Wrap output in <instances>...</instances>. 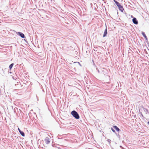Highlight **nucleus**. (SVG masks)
I'll use <instances>...</instances> for the list:
<instances>
[{
	"label": "nucleus",
	"instance_id": "6",
	"mask_svg": "<svg viewBox=\"0 0 149 149\" xmlns=\"http://www.w3.org/2000/svg\"><path fill=\"white\" fill-rule=\"evenodd\" d=\"M107 26H106V28L104 31V34L103 35V37H104L107 36Z\"/></svg>",
	"mask_w": 149,
	"mask_h": 149
},
{
	"label": "nucleus",
	"instance_id": "11",
	"mask_svg": "<svg viewBox=\"0 0 149 149\" xmlns=\"http://www.w3.org/2000/svg\"><path fill=\"white\" fill-rule=\"evenodd\" d=\"M111 129L113 132L114 133L116 132L115 130H114V129L113 128L111 127Z\"/></svg>",
	"mask_w": 149,
	"mask_h": 149
},
{
	"label": "nucleus",
	"instance_id": "16",
	"mask_svg": "<svg viewBox=\"0 0 149 149\" xmlns=\"http://www.w3.org/2000/svg\"><path fill=\"white\" fill-rule=\"evenodd\" d=\"M147 123L149 125V121Z\"/></svg>",
	"mask_w": 149,
	"mask_h": 149
},
{
	"label": "nucleus",
	"instance_id": "14",
	"mask_svg": "<svg viewBox=\"0 0 149 149\" xmlns=\"http://www.w3.org/2000/svg\"><path fill=\"white\" fill-rule=\"evenodd\" d=\"M77 63H78L79 64L80 66H81V65L80 63L79 62H77Z\"/></svg>",
	"mask_w": 149,
	"mask_h": 149
},
{
	"label": "nucleus",
	"instance_id": "21",
	"mask_svg": "<svg viewBox=\"0 0 149 149\" xmlns=\"http://www.w3.org/2000/svg\"><path fill=\"white\" fill-rule=\"evenodd\" d=\"M22 85L21 86L22 87Z\"/></svg>",
	"mask_w": 149,
	"mask_h": 149
},
{
	"label": "nucleus",
	"instance_id": "20",
	"mask_svg": "<svg viewBox=\"0 0 149 149\" xmlns=\"http://www.w3.org/2000/svg\"><path fill=\"white\" fill-rule=\"evenodd\" d=\"M117 13L118 14V12H117Z\"/></svg>",
	"mask_w": 149,
	"mask_h": 149
},
{
	"label": "nucleus",
	"instance_id": "13",
	"mask_svg": "<svg viewBox=\"0 0 149 149\" xmlns=\"http://www.w3.org/2000/svg\"><path fill=\"white\" fill-rule=\"evenodd\" d=\"M120 148H121L122 149H124V148L122 146H120Z\"/></svg>",
	"mask_w": 149,
	"mask_h": 149
},
{
	"label": "nucleus",
	"instance_id": "3",
	"mask_svg": "<svg viewBox=\"0 0 149 149\" xmlns=\"http://www.w3.org/2000/svg\"><path fill=\"white\" fill-rule=\"evenodd\" d=\"M17 34L18 35L20 36L22 38H25V36L24 34L21 32H18L17 33Z\"/></svg>",
	"mask_w": 149,
	"mask_h": 149
},
{
	"label": "nucleus",
	"instance_id": "9",
	"mask_svg": "<svg viewBox=\"0 0 149 149\" xmlns=\"http://www.w3.org/2000/svg\"><path fill=\"white\" fill-rule=\"evenodd\" d=\"M14 65V63H12L9 66V68L10 70H11L12 68L13 65Z\"/></svg>",
	"mask_w": 149,
	"mask_h": 149
},
{
	"label": "nucleus",
	"instance_id": "15",
	"mask_svg": "<svg viewBox=\"0 0 149 149\" xmlns=\"http://www.w3.org/2000/svg\"><path fill=\"white\" fill-rule=\"evenodd\" d=\"M18 130L19 131L20 130L19 129V128H18Z\"/></svg>",
	"mask_w": 149,
	"mask_h": 149
},
{
	"label": "nucleus",
	"instance_id": "1",
	"mask_svg": "<svg viewBox=\"0 0 149 149\" xmlns=\"http://www.w3.org/2000/svg\"><path fill=\"white\" fill-rule=\"evenodd\" d=\"M114 2L116 4V5L118 7V8L120 10L121 12H123V10H124V8L123 6L121 5V4L117 1L115 0H113Z\"/></svg>",
	"mask_w": 149,
	"mask_h": 149
},
{
	"label": "nucleus",
	"instance_id": "18",
	"mask_svg": "<svg viewBox=\"0 0 149 149\" xmlns=\"http://www.w3.org/2000/svg\"><path fill=\"white\" fill-rule=\"evenodd\" d=\"M131 17H133V16L132 15V16H131Z\"/></svg>",
	"mask_w": 149,
	"mask_h": 149
},
{
	"label": "nucleus",
	"instance_id": "12",
	"mask_svg": "<svg viewBox=\"0 0 149 149\" xmlns=\"http://www.w3.org/2000/svg\"><path fill=\"white\" fill-rule=\"evenodd\" d=\"M107 141L109 143H110L111 142V140L109 139H107Z\"/></svg>",
	"mask_w": 149,
	"mask_h": 149
},
{
	"label": "nucleus",
	"instance_id": "2",
	"mask_svg": "<svg viewBox=\"0 0 149 149\" xmlns=\"http://www.w3.org/2000/svg\"><path fill=\"white\" fill-rule=\"evenodd\" d=\"M71 114L75 119H78L79 118V116L77 112L74 110L72 111L71 112Z\"/></svg>",
	"mask_w": 149,
	"mask_h": 149
},
{
	"label": "nucleus",
	"instance_id": "10",
	"mask_svg": "<svg viewBox=\"0 0 149 149\" xmlns=\"http://www.w3.org/2000/svg\"><path fill=\"white\" fill-rule=\"evenodd\" d=\"M20 133L22 136H25V134L22 131Z\"/></svg>",
	"mask_w": 149,
	"mask_h": 149
},
{
	"label": "nucleus",
	"instance_id": "17",
	"mask_svg": "<svg viewBox=\"0 0 149 149\" xmlns=\"http://www.w3.org/2000/svg\"><path fill=\"white\" fill-rule=\"evenodd\" d=\"M21 131H21V130H20L19 131V133H20L21 132Z\"/></svg>",
	"mask_w": 149,
	"mask_h": 149
},
{
	"label": "nucleus",
	"instance_id": "5",
	"mask_svg": "<svg viewBox=\"0 0 149 149\" xmlns=\"http://www.w3.org/2000/svg\"><path fill=\"white\" fill-rule=\"evenodd\" d=\"M45 141L47 144H48L50 142V139L48 137H46L45 139Z\"/></svg>",
	"mask_w": 149,
	"mask_h": 149
},
{
	"label": "nucleus",
	"instance_id": "8",
	"mask_svg": "<svg viewBox=\"0 0 149 149\" xmlns=\"http://www.w3.org/2000/svg\"><path fill=\"white\" fill-rule=\"evenodd\" d=\"M141 34L145 38V39L146 40H148L146 36V34H145V33L144 32H142Z\"/></svg>",
	"mask_w": 149,
	"mask_h": 149
},
{
	"label": "nucleus",
	"instance_id": "4",
	"mask_svg": "<svg viewBox=\"0 0 149 149\" xmlns=\"http://www.w3.org/2000/svg\"><path fill=\"white\" fill-rule=\"evenodd\" d=\"M133 23L135 24H138V21L137 20L136 18L133 17L132 19Z\"/></svg>",
	"mask_w": 149,
	"mask_h": 149
},
{
	"label": "nucleus",
	"instance_id": "7",
	"mask_svg": "<svg viewBox=\"0 0 149 149\" xmlns=\"http://www.w3.org/2000/svg\"><path fill=\"white\" fill-rule=\"evenodd\" d=\"M113 128L115 129L117 131L119 132L120 131V130L116 126H114Z\"/></svg>",
	"mask_w": 149,
	"mask_h": 149
},
{
	"label": "nucleus",
	"instance_id": "19",
	"mask_svg": "<svg viewBox=\"0 0 149 149\" xmlns=\"http://www.w3.org/2000/svg\"><path fill=\"white\" fill-rule=\"evenodd\" d=\"M93 62H94V61H93Z\"/></svg>",
	"mask_w": 149,
	"mask_h": 149
}]
</instances>
